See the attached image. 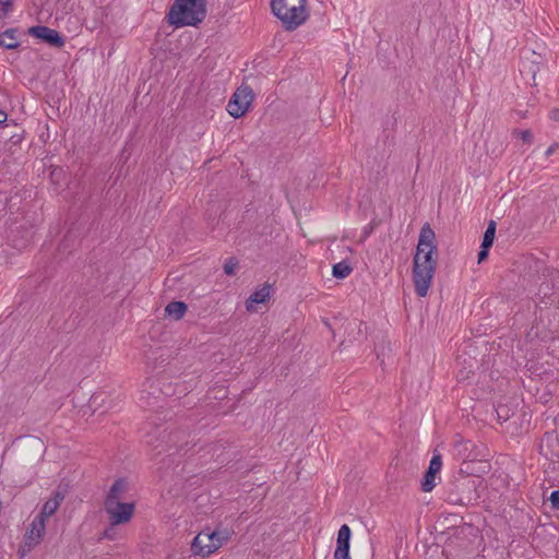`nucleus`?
<instances>
[{
    "instance_id": "obj_16",
    "label": "nucleus",
    "mask_w": 559,
    "mask_h": 559,
    "mask_svg": "<svg viewBox=\"0 0 559 559\" xmlns=\"http://www.w3.org/2000/svg\"><path fill=\"white\" fill-rule=\"evenodd\" d=\"M188 310V306L183 301H170L165 307V314L173 320H180L183 318Z\"/></svg>"
},
{
    "instance_id": "obj_9",
    "label": "nucleus",
    "mask_w": 559,
    "mask_h": 559,
    "mask_svg": "<svg viewBox=\"0 0 559 559\" xmlns=\"http://www.w3.org/2000/svg\"><path fill=\"white\" fill-rule=\"evenodd\" d=\"M216 550L210 528L201 531L191 543V551L194 556L207 557Z\"/></svg>"
},
{
    "instance_id": "obj_37",
    "label": "nucleus",
    "mask_w": 559,
    "mask_h": 559,
    "mask_svg": "<svg viewBox=\"0 0 559 559\" xmlns=\"http://www.w3.org/2000/svg\"><path fill=\"white\" fill-rule=\"evenodd\" d=\"M464 460H469V454L464 456Z\"/></svg>"
},
{
    "instance_id": "obj_30",
    "label": "nucleus",
    "mask_w": 559,
    "mask_h": 559,
    "mask_svg": "<svg viewBox=\"0 0 559 559\" xmlns=\"http://www.w3.org/2000/svg\"><path fill=\"white\" fill-rule=\"evenodd\" d=\"M471 444V441H459L455 443V448L459 451V454L462 453V450L466 451L468 449V445Z\"/></svg>"
},
{
    "instance_id": "obj_35",
    "label": "nucleus",
    "mask_w": 559,
    "mask_h": 559,
    "mask_svg": "<svg viewBox=\"0 0 559 559\" xmlns=\"http://www.w3.org/2000/svg\"><path fill=\"white\" fill-rule=\"evenodd\" d=\"M556 146H557L556 144H555V145H550V146L547 148L546 153H545V154H546V156H550V155L555 152Z\"/></svg>"
},
{
    "instance_id": "obj_13",
    "label": "nucleus",
    "mask_w": 559,
    "mask_h": 559,
    "mask_svg": "<svg viewBox=\"0 0 559 559\" xmlns=\"http://www.w3.org/2000/svg\"><path fill=\"white\" fill-rule=\"evenodd\" d=\"M129 490V483L126 478L120 477L111 485L104 502L121 501Z\"/></svg>"
},
{
    "instance_id": "obj_36",
    "label": "nucleus",
    "mask_w": 559,
    "mask_h": 559,
    "mask_svg": "<svg viewBox=\"0 0 559 559\" xmlns=\"http://www.w3.org/2000/svg\"><path fill=\"white\" fill-rule=\"evenodd\" d=\"M146 442L150 443V444H153L152 439L147 440Z\"/></svg>"
},
{
    "instance_id": "obj_5",
    "label": "nucleus",
    "mask_w": 559,
    "mask_h": 559,
    "mask_svg": "<svg viewBox=\"0 0 559 559\" xmlns=\"http://www.w3.org/2000/svg\"><path fill=\"white\" fill-rule=\"evenodd\" d=\"M254 98L252 88L249 85H240L227 104V111L234 118H241L249 110Z\"/></svg>"
},
{
    "instance_id": "obj_26",
    "label": "nucleus",
    "mask_w": 559,
    "mask_h": 559,
    "mask_svg": "<svg viewBox=\"0 0 559 559\" xmlns=\"http://www.w3.org/2000/svg\"><path fill=\"white\" fill-rule=\"evenodd\" d=\"M102 539H109V540H114L116 538V530H115V526H109L107 528L104 530V532L102 533V536H100Z\"/></svg>"
},
{
    "instance_id": "obj_6",
    "label": "nucleus",
    "mask_w": 559,
    "mask_h": 559,
    "mask_svg": "<svg viewBox=\"0 0 559 559\" xmlns=\"http://www.w3.org/2000/svg\"><path fill=\"white\" fill-rule=\"evenodd\" d=\"M104 509L109 515L111 526H117L126 524L132 519L135 504L133 502L123 501H112L111 503L104 502Z\"/></svg>"
},
{
    "instance_id": "obj_19",
    "label": "nucleus",
    "mask_w": 559,
    "mask_h": 559,
    "mask_svg": "<svg viewBox=\"0 0 559 559\" xmlns=\"http://www.w3.org/2000/svg\"><path fill=\"white\" fill-rule=\"evenodd\" d=\"M58 508H59L58 500L49 499L43 504V508L37 515L41 516V519L46 520L47 518L51 516L57 511Z\"/></svg>"
},
{
    "instance_id": "obj_34",
    "label": "nucleus",
    "mask_w": 559,
    "mask_h": 559,
    "mask_svg": "<svg viewBox=\"0 0 559 559\" xmlns=\"http://www.w3.org/2000/svg\"><path fill=\"white\" fill-rule=\"evenodd\" d=\"M51 499H52V500H58L59 506H60V504H61V502H62V500L64 499V496H63L61 492L57 491V492L55 493L53 498H51Z\"/></svg>"
},
{
    "instance_id": "obj_4",
    "label": "nucleus",
    "mask_w": 559,
    "mask_h": 559,
    "mask_svg": "<svg viewBox=\"0 0 559 559\" xmlns=\"http://www.w3.org/2000/svg\"><path fill=\"white\" fill-rule=\"evenodd\" d=\"M271 9L286 31H295L308 17L306 0H271Z\"/></svg>"
},
{
    "instance_id": "obj_12",
    "label": "nucleus",
    "mask_w": 559,
    "mask_h": 559,
    "mask_svg": "<svg viewBox=\"0 0 559 559\" xmlns=\"http://www.w3.org/2000/svg\"><path fill=\"white\" fill-rule=\"evenodd\" d=\"M350 537H352L350 527L347 524H343L340 527L338 533H337L334 559H350V556H349Z\"/></svg>"
},
{
    "instance_id": "obj_24",
    "label": "nucleus",
    "mask_w": 559,
    "mask_h": 559,
    "mask_svg": "<svg viewBox=\"0 0 559 559\" xmlns=\"http://www.w3.org/2000/svg\"><path fill=\"white\" fill-rule=\"evenodd\" d=\"M13 10V0H0V17L8 16Z\"/></svg>"
},
{
    "instance_id": "obj_32",
    "label": "nucleus",
    "mask_w": 559,
    "mask_h": 559,
    "mask_svg": "<svg viewBox=\"0 0 559 559\" xmlns=\"http://www.w3.org/2000/svg\"><path fill=\"white\" fill-rule=\"evenodd\" d=\"M549 118L554 121H559V108H555L549 112Z\"/></svg>"
},
{
    "instance_id": "obj_33",
    "label": "nucleus",
    "mask_w": 559,
    "mask_h": 559,
    "mask_svg": "<svg viewBox=\"0 0 559 559\" xmlns=\"http://www.w3.org/2000/svg\"><path fill=\"white\" fill-rule=\"evenodd\" d=\"M7 119H8L7 112H4L3 110H0V126H4Z\"/></svg>"
},
{
    "instance_id": "obj_18",
    "label": "nucleus",
    "mask_w": 559,
    "mask_h": 559,
    "mask_svg": "<svg viewBox=\"0 0 559 559\" xmlns=\"http://www.w3.org/2000/svg\"><path fill=\"white\" fill-rule=\"evenodd\" d=\"M213 542L215 543L216 549L221 548L225 543L230 539L231 533L227 528H215L210 531Z\"/></svg>"
},
{
    "instance_id": "obj_22",
    "label": "nucleus",
    "mask_w": 559,
    "mask_h": 559,
    "mask_svg": "<svg viewBox=\"0 0 559 559\" xmlns=\"http://www.w3.org/2000/svg\"><path fill=\"white\" fill-rule=\"evenodd\" d=\"M43 537L26 532L23 549L31 550L41 542Z\"/></svg>"
},
{
    "instance_id": "obj_29",
    "label": "nucleus",
    "mask_w": 559,
    "mask_h": 559,
    "mask_svg": "<svg viewBox=\"0 0 559 559\" xmlns=\"http://www.w3.org/2000/svg\"><path fill=\"white\" fill-rule=\"evenodd\" d=\"M497 415L499 419H502L503 421L508 420L509 418V409L507 407H499L497 409Z\"/></svg>"
},
{
    "instance_id": "obj_28",
    "label": "nucleus",
    "mask_w": 559,
    "mask_h": 559,
    "mask_svg": "<svg viewBox=\"0 0 559 559\" xmlns=\"http://www.w3.org/2000/svg\"><path fill=\"white\" fill-rule=\"evenodd\" d=\"M490 248L491 247L480 245V250L478 251V257H477L478 263L484 262L488 258Z\"/></svg>"
},
{
    "instance_id": "obj_8",
    "label": "nucleus",
    "mask_w": 559,
    "mask_h": 559,
    "mask_svg": "<svg viewBox=\"0 0 559 559\" xmlns=\"http://www.w3.org/2000/svg\"><path fill=\"white\" fill-rule=\"evenodd\" d=\"M27 34L55 48H61L66 43L64 37L58 31L44 25L31 26Z\"/></svg>"
},
{
    "instance_id": "obj_3",
    "label": "nucleus",
    "mask_w": 559,
    "mask_h": 559,
    "mask_svg": "<svg viewBox=\"0 0 559 559\" xmlns=\"http://www.w3.org/2000/svg\"><path fill=\"white\" fill-rule=\"evenodd\" d=\"M476 488V479L460 469L457 475L447 484L445 501L457 506L473 504L478 498Z\"/></svg>"
},
{
    "instance_id": "obj_25",
    "label": "nucleus",
    "mask_w": 559,
    "mask_h": 559,
    "mask_svg": "<svg viewBox=\"0 0 559 559\" xmlns=\"http://www.w3.org/2000/svg\"><path fill=\"white\" fill-rule=\"evenodd\" d=\"M514 133L526 144H532L533 133L530 130H514Z\"/></svg>"
},
{
    "instance_id": "obj_11",
    "label": "nucleus",
    "mask_w": 559,
    "mask_h": 559,
    "mask_svg": "<svg viewBox=\"0 0 559 559\" xmlns=\"http://www.w3.org/2000/svg\"><path fill=\"white\" fill-rule=\"evenodd\" d=\"M441 467L442 456L440 453L435 452L421 480V490L424 492H430L436 487V478L440 473Z\"/></svg>"
},
{
    "instance_id": "obj_21",
    "label": "nucleus",
    "mask_w": 559,
    "mask_h": 559,
    "mask_svg": "<svg viewBox=\"0 0 559 559\" xmlns=\"http://www.w3.org/2000/svg\"><path fill=\"white\" fill-rule=\"evenodd\" d=\"M496 226L497 225H496L495 221H490L488 223L485 234L483 236V241H481L483 246L492 247L493 240L496 237Z\"/></svg>"
},
{
    "instance_id": "obj_20",
    "label": "nucleus",
    "mask_w": 559,
    "mask_h": 559,
    "mask_svg": "<svg viewBox=\"0 0 559 559\" xmlns=\"http://www.w3.org/2000/svg\"><path fill=\"white\" fill-rule=\"evenodd\" d=\"M45 522L46 520L41 519V516L36 515L33 522L29 524L27 532L43 537L45 533Z\"/></svg>"
},
{
    "instance_id": "obj_23",
    "label": "nucleus",
    "mask_w": 559,
    "mask_h": 559,
    "mask_svg": "<svg viewBox=\"0 0 559 559\" xmlns=\"http://www.w3.org/2000/svg\"><path fill=\"white\" fill-rule=\"evenodd\" d=\"M239 262L235 257H231L226 260L224 264V273L228 276H231L235 274V270L238 266Z\"/></svg>"
},
{
    "instance_id": "obj_15",
    "label": "nucleus",
    "mask_w": 559,
    "mask_h": 559,
    "mask_svg": "<svg viewBox=\"0 0 559 559\" xmlns=\"http://www.w3.org/2000/svg\"><path fill=\"white\" fill-rule=\"evenodd\" d=\"M17 27H11L0 33V46L8 49L14 50L20 47V43L17 41Z\"/></svg>"
},
{
    "instance_id": "obj_2",
    "label": "nucleus",
    "mask_w": 559,
    "mask_h": 559,
    "mask_svg": "<svg viewBox=\"0 0 559 559\" xmlns=\"http://www.w3.org/2000/svg\"><path fill=\"white\" fill-rule=\"evenodd\" d=\"M206 16V0H175L167 13L168 23L176 28L197 26Z\"/></svg>"
},
{
    "instance_id": "obj_7",
    "label": "nucleus",
    "mask_w": 559,
    "mask_h": 559,
    "mask_svg": "<svg viewBox=\"0 0 559 559\" xmlns=\"http://www.w3.org/2000/svg\"><path fill=\"white\" fill-rule=\"evenodd\" d=\"M471 535L476 537L475 527L471 524H464L454 528L453 533L449 536L447 548L449 551L453 550H468L473 542L468 538Z\"/></svg>"
},
{
    "instance_id": "obj_10",
    "label": "nucleus",
    "mask_w": 559,
    "mask_h": 559,
    "mask_svg": "<svg viewBox=\"0 0 559 559\" xmlns=\"http://www.w3.org/2000/svg\"><path fill=\"white\" fill-rule=\"evenodd\" d=\"M162 435L163 437L160 442L154 445L155 449L162 448L159 452L163 450L168 451L171 448L180 449L183 444L188 443V433L186 430L168 431V428H165L162 431Z\"/></svg>"
},
{
    "instance_id": "obj_14",
    "label": "nucleus",
    "mask_w": 559,
    "mask_h": 559,
    "mask_svg": "<svg viewBox=\"0 0 559 559\" xmlns=\"http://www.w3.org/2000/svg\"><path fill=\"white\" fill-rule=\"evenodd\" d=\"M271 293V285L265 283L262 287L254 290L246 301L248 311L253 310V304H264L269 300Z\"/></svg>"
},
{
    "instance_id": "obj_17",
    "label": "nucleus",
    "mask_w": 559,
    "mask_h": 559,
    "mask_svg": "<svg viewBox=\"0 0 559 559\" xmlns=\"http://www.w3.org/2000/svg\"><path fill=\"white\" fill-rule=\"evenodd\" d=\"M352 272V265L345 260L335 263L332 267V275L337 280L346 278Z\"/></svg>"
},
{
    "instance_id": "obj_1",
    "label": "nucleus",
    "mask_w": 559,
    "mask_h": 559,
    "mask_svg": "<svg viewBox=\"0 0 559 559\" xmlns=\"http://www.w3.org/2000/svg\"><path fill=\"white\" fill-rule=\"evenodd\" d=\"M436 234L428 223L419 233L418 243L414 255L413 281L417 296L425 297L431 285L437 267L438 249L435 243Z\"/></svg>"
},
{
    "instance_id": "obj_27",
    "label": "nucleus",
    "mask_w": 559,
    "mask_h": 559,
    "mask_svg": "<svg viewBox=\"0 0 559 559\" xmlns=\"http://www.w3.org/2000/svg\"><path fill=\"white\" fill-rule=\"evenodd\" d=\"M549 501L554 510H559V490L551 491Z\"/></svg>"
},
{
    "instance_id": "obj_31",
    "label": "nucleus",
    "mask_w": 559,
    "mask_h": 559,
    "mask_svg": "<svg viewBox=\"0 0 559 559\" xmlns=\"http://www.w3.org/2000/svg\"><path fill=\"white\" fill-rule=\"evenodd\" d=\"M159 385H160V381H159V380H157V386H159ZM157 389H158V390H159L164 395H166V396H170V395H173V394L175 393V391H174V390H171L170 385H168L165 390H164V389H162V388H157Z\"/></svg>"
}]
</instances>
